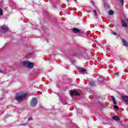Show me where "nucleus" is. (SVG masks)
<instances>
[{"instance_id":"ddd939ff","label":"nucleus","mask_w":128,"mask_h":128,"mask_svg":"<svg viewBox=\"0 0 128 128\" xmlns=\"http://www.w3.org/2000/svg\"><path fill=\"white\" fill-rule=\"evenodd\" d=\"M108 13L110 16H112V14H114V11L112 10H110L108 11Z\"/></svg>"},{"instance_id":"f257e3e1","label":"nucleus","mask_w":128,"mask_h":128,"mask_svg":"<svg viewBox=\"0 0 128 128\" xmlns=\"http://www.w3.org/2000/svg\"><path fill=\"white\" fill-rule=\"evenodd\" d=\"M26 94L21 92L18 93L16 94V96L15 97V99L17 102H20L24 100V98H26Z\"/></svg>"},{"instance_id":"9d476101","label":"nucleus","mask_w":128,"mask_h":128,"mask_svg":"<svg viewBox=\"0 0 128 128\" xmlns=\"http://www.w3.org/2000/svg\"><path fill=\"white\" fill-rule=\"evenodd\" d=\"M122 100H124L126 102H128V97L126 96H122Z\"/></svg>"},{"instance_id":"9b49d317","label":"nucleus","mask_w":128,"mask_h":128,"mask_svg":"<svg viewBox=\"0 0 128 128\" xmlns=\"http://www.w3.org/2000/svg\"><path fill=\"white\" fill-rule=\"evenodd\" d=\"M72 30L74 32H80V30H78V28H74Z\"/></svg>"},{"instance_id":"5701e85b","label":"nucleus","mask_w":128,"mask_h":128,"mask_svg":"<svg viewBox=\"0 0 128 128\" xmlns=\"http://www.w3.org/2000/svg\"><path fill=\"white\" fill-rule=\"evenodd\" d=\"M2 32H6V31H4Z\"/></svg>"},{"instance_id":"a211bd4d","label":"nucleus","mask_w":128,"mask_h":128,"mask_svg":"<svg viewBox=\"0 0 128 128\" xmlns=\"http://www.w3.org/2000/svg\"><path fill=\"white\" fill-rule=\"evenodd\" d=\"M120 1L121 4L123 5L124 4V0H119Z\"/></svg>"},{"instance_id":"20e7f679","label":"nucleus","mask_w":128,"mask_h":128,"mask_svg":"<svg viewBox=\"0 0 128 128\" xmlns=\"http://www.w3.org/2000/svg\"><path fill=\"white\" fill-rule=\"evenodd\" d=\"M70 95L71 96H80V93L78 92L77 91H72L71 90L70 92Z\"/></svg>"},{"instance_id":"f03ea898","label":"nucleus","mask_w":128,"mask_h":128,"mask_svg":"<svg viewBox=\"0 0 128 128\" xmlns=\"http://www.w3.org/2000/svg\"><path fill=\"white\" fill-rule=\"evenodd\" d=\"M22 64L24 66L28 68H34V63L28 61H24L22 62Z\"/></svg>"},{"instance_id":"412c9836","label":"nucleus","mask_w":128,"mask_h":128,"mask_svg":"<svg viewBox=\"0 0 128 128\" xmlns=\"http://www.w3.org/2000/svg\"><path fill=\"white\" fill-rule=\"evenodd\" d=\"M32 120V118H28V120Z\"/></svg>"},{"instance_id":"423d86ee","label":"nucleus","mask_w":128,"mask_h":128,"mask_svg":"<svg viewBox=\"0 0 128 128\" xmlns=\"http://www.w3.org/2000/svg\"><path fill=\"white\" fill-rule=\"evenodd\" d=\"M122 42H123V44L124 46H128V43L124 39H122Z\"/></svg>"},{"instance_id":"0eeeda50","label":"nucleus","mask_w":128,"mask_h":128,"mask_svg":"<svg viewBox=\"0 0 128 128\" xmlns=\"http://www.w3.org/2000/svg\"><path fill=\"white\" fill-rule=\"evenodd\" d=\"M112 120H116V122H118V120H120V118H118V117L116 116H112Z\"/></svg>"},{"instance_id":"f8f14e48","label":"nucleus","mask_w":128,"mask_h":128,"mask_svg":"<svg viewBox=\"0 0 128 128\" xmlns=\"http://www.w3.org/2000/svg\"><path fill=\"white\" fill-rule=\"evenodd\" d=\"M111 98L112 100V102L114 104H116V100H114V97L112 96Z\"/></svg>"},{"instance_id":"1a4fd4ad","label":"nucleus","mask_w":128,"mask_h":128,"mask_svg":"<svg viewBox=\"0 0 128 128\" xmlns=\"http://www.w3.org/2000/svg\"><path fill=\"white\" fill-rule=\"evenodd\" d=\"M122 26H124L125 28H128V24L126 22V21L122 20Z\"/></svg>"},{"instance_id":"aec40b11","label":"nucleus","mask_w":128,"mask_h":128,"mask_svg":"<svg viewBox=\"0 0 128 128\" xmlns=\"http://www.w3.org/2000/svg\"><path fill=\"white\" fill-rule=\"evenodd\" d=\"M120 73L118 72H116V73H115V74H116V76H118V74H119Z\"/></svg>"},{"instance_id":"b1692460","label":"nucleus","mask_w":128,"mask_h":128,"mask_svg":"<svg viewBox=\"0 0 128 128\" xmlns=\"http://www.w3.org/2000/svg\"><path fill=\"white\" fill-rule=\"evenodd\" d=\"M75 2H76V0H75Z\"/></svg>"},{"instance_id":"4468645a","label":"nucleus","mask_w":128,"mask_h":128,"mask_svg":"<svg viewBox=\"0 0 128 128\" xmlns=\"http://www.w3.org/2000/svg\"><path fill=\"white\" fill-rule=\"evenodd\" d=\"M4 14V11L2 10V9L0 8V16H2Z\"/></svg>"},{"instance_id":"2eb2a0df","label":"nucleus","mask_w":128,"mask_h":128,"mask_svg":"<svg viewBox=\"0 0 128 128\" xmlns=\"http://www.w3.org/2000/svg\"><path fill=\"white\" fill-rule=\"evenodd\" d=\"M90 86H94V82H90Z\"/></svg>"},{"instance_id":"4be33fe9","label":"nucleus","mask_w":128,"mask_h":128,"mask_svg":"<svg viewBox=\"0 0 128 128\" xmlns=\"http://www.w3.org/2000/svg\"><path fill=\"white\" fill-rule=\"evenodd\" d=\"M0 72H2V71L0 70Z\"/></svg>"},{"instance_id":"6e6552de","label":"nucleus","mask_w":128,"mask_h":128,"mask_svg":"<svg viewBox=\"0 0 128 128\" xmlns=\"http://www.w3.org/2000/svg\"><path fill=\"white\" fill-rule=\"evenodd\" d=\"M0 28L2 30H8V26L6 25H4L3 26H1Z\"/></svg>"},{"instance_id":"dca6fc26","label":"nucleus","mask_w":128,"mask_h":128,"mask_svg":"<svg viewBox=\"0 0 128 128\" xmlns=\"http://www.w3.org/2000/svg\"><path fill=\"white\" fill-rule=\"evenodd\" d=\"M114 108L115 110H118V106H116V104H115V106H114Z\"/></svg>"},{"instance_id":"f3484780","label":"nucleus","mask_w":128,"mask_h":128,"mask_svg":"<svg viewBox=\"0 0 128 128\" xmlns=\"http://www.w3.org/2000/svg\"><path fill=\"white\" fill-rule=\"evenodd\" d=\"M94 14H95L96 18V10H94Z\"/></svg>"},{"instance_id":"6ab92c4d","label":"nucleus","mask_w":128,"mask_h":128,"mask_svg":"<svg viewBox=\"0 0 128 128\" xmlns=\"http://www.w3.org/2000/svg\"><path fill=\"white\" fill-rule=\"evenodd\" d=\"M112 34H114V36H116V33L114 32H112Z\"/></svg>"},{"instance_id":"39448f33","label":"nucleus","mask_w":128,"mask_h":128,"mask_svg":"<svg viewBox=\"0 0 128 128\" xmlns=\"http://www.w3.org/2000/svg\"><path fill=\"white\" fill-rule=\"evenodd\" d=\"M78 71L79 72H85L86 70V69L84 68H79L78 69Z\"/></svg>"},{"instance_id":"7ed1b4c3","label":"nucleus","mask_w":128,"mask_h":128,"mask_svg":"<svg viewBox=\"0 0 128 128\" xmlns=\"http://www.w3.org/2000/svg\"><path fill=\"white\" fill-rule=\"evenodd\" d=\"M37 104L38 100H36V98H32L30 102V106H36Z\"/></svg>"}]
</instances>
